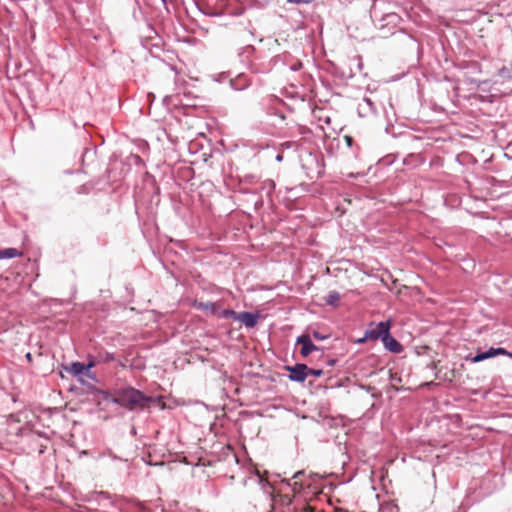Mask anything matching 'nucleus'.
<instances>
[{"label": "nucleus", "instance_id": "f257e3e1", "mask_svg": "<svg viewBox=\"0 0 512 512\" xmlns=\"http://www.w3.org/2000/svg\"><path fill=\"white\" fill-rule=\"evenodd\" d=\"M154 401L153 397L144 395L140 390L133 387L118 389L114 393L111 402L128 410L143 408L146 403Z\"/></svg>", "mask_w": 512, "mask_h": 512}, {"label": "nucleus", "instance_id": "f03ea898", "mask_svg": "<svg viewBox=\"0 0 512 512\" xmlns=\"http://www.w3.org/2000/svg\"><path fill=\"white\" fill-rule=\"evenodd\" d=\"M296 343L301 344L300 353L303 357H307L313 351L319 350V347L313 343L310 334H302L298 336Z\"/></svg>", "mask_w": 512, "mask_h": 512}, {"label": "nucleus", "instance_id": "7ed1b4c3", "mask_svg": "<svg viewBox=\"0 0 512 512\" xmlns=\"http://www.w3.org/2000/svg\"><path fill=\"white\" fill-rule=\"evenodd\" d=\"M287 370L290 372L289 379L294 382H304L308 376V367L305 364L288 366Z\"/></svg>", "mask_w": 512, "mask_h": 512}, {"label": "nucleus", "instance_id": "20e7f679", "mask_svg": "<svg viewBox=\"0 0 512 512\" xmlns=\"http://www.w3.org/2000/svg\"><path fill=\"white\" fill-rule=\"evenodd\" d=\"M259 319V315L253 312H238L236 321L244 324L247 328H253L256 326Z\"/></svg>", "mask_w": 512, "mask_h": 512}, {"label": "nucleus", "instance_id": "39448f33", "mask_svg": "<svg viewBox=\"0 0 512 512\" xmlns=\"http://www.w3.org/2000/svg\"><path fill=\"white\" fill-rule=\"evenodd\" d=\"M370 326L374 330L375 334H379L378 339H381V340H383V337L388 336V333L390 332V321L389 320L381 321L377 324L372 322L370 324Z\"/></svg>", "mask_w": 512, "mask_h": 512}, {"label": "nucleus", "instance_id": "423d86ee", "mask_svg": "<svg viewBox=\"0 0 512 512\" xmlns=\"http://www.w3.org/2000/svg\"><path fill=\"white\" fill-rule=\"evenodd\" d=\"M93 366H94L93 362H90L87 365H85L81 362H73L70 364L69 367H66V370L75 376H80V375L84 374L85 371L89 370Z\"/></svg>", "mask_w": 512, "mask_h": 512}, {"label": "nucleus", "instance_id": "0eeeda50", "mask_svg": "<svg viewBox=\"0 0 512 512\" xmlns=\"http://www.w3.org/2000/svg\"><path fill=\"white\" fill-rule=\"evenodd\" d=\"M386 349L393 353H399L402 350L401 344L388 333V336L383 337L382 340Z\"/></svg>", "mask_w": 512, "mask_h": 512}, {"label": "nucleus", "instance_id": "6e6552de", "mask_svg": "<svg viewBox=\"0 0 512 512\" xmlns=\"http://www.w3.org/2000/svg\"><path fill=\"white\" fill-rule=\"evenodd\" d=\"M359 114L361 116H365L368 112L375 113L376 107L374 103L369 98H364L361 103L358 105Z\"/></svg>", "mask_w": 512, "mask_h": 512}, {"label": "nucleus", "instance_id": "1a4fd4ad", "mask_svg": "<svg viewBox=\"0 0 512 512\" xmlns=\"http://www.w3.org/2000/svg\"><path fill=\"white\" fill-rule=\"evenodd\" d=\"M495 356L494 348L491 347L487 351L477 353L475 356L471 358V361L473 363H479L481 361H484L486 359L492 358Z\"/></svg>", "mask_w": 512, "mask_h": 512}, {"label": "nucleus", "instance_id": "9d476101", "mask_svg": "<svg viewBox=\"0 0 512 512\" xmlns=\"http://www.w3.org/2000/svg\"><path fill=\"white\" fill-rule=\"evenodd\" d=\"M195 306L202 311L209 312L210 314L218 313L217 304L214 302H199L196 303Z\"/></svg>", "mask_w": 512, "mask_h": 512}, {"label": "nucleus", "instance_id": "9b49d317", "mask_svg": "<svg viewBox=\"0 0 512 512\" xmlns=\"http://www.w3.org/2000/svg\"><path fill=\"white\" fill-rule=\"evenodd\" d=\"M21 253L16 248H7L0 250V260L1 259H12L20 256Z\"/></svg>", "mask_w": 512, "mask_h": 512}, {"label": "nucleus", "instance_id": "f8f14e48", "mask_svg": "<svg viewBox=\"0 0 512 512\" xmlns=\"http://www.w3.org/2000/svg\"><path fill=\"white\" fill-rule=\"evenodd\" d=\"M340 300V294L336 291H331L326 297V304L330 306H336Z\"/></svg>", "mask_w": 512, "mask_h": 512}, {"label": "nucleus", "instance_id": "ddd939ff", "mask_svg": "<svg viewBox=\"0 0 512 512\" xmlns=\"http://www.w3.org/2000/svg\"><path fill=\"white\" fill-rule=\"evenodd\" d=\"M274 189H275V183L273 180L267 179V180L263 181L261 190L266 192L267 196H270L271 193L274 191Z\"/></svg>", "mask_w": 512, "mask_h": 512}, {"label": "nucleus", "instance_id": "4468645a", "mask_svg": "<svg viewBox=\"0 0 512 512\" xmlns=\"http://www.w3.org/2000/svg\"><path fill=\"white\" fill-rule=\"evenodd\" d=\"M237 314H238V312H236L234 310H230V309H224L219 312V316L221 318H232L234 320L237 319Z\"/></svg>", "mask_w": 512, "mask_h": 512}, {"label": "nucleus", "instance_id": "2eb2a0df", "mask_svg": "<svg viewBox=\"0 0 512 512\" xmlns=\"http://www.w3.org/2000/svg\"><path fill=\"white\" fill-rule=\"evenodd\" d=\"M498 75L506 79H512V74L506 67L499 69Z\"/></svg>", "mask_w": 512, "mask_h": 512}, {"label": "nucleus", "instance_id": "dca6fc26", "mask_svg": "<svg viewBox=\"0 0 512 512\" xmlns=\"http://www.w3.org/2000/svg\"><path fill=\"white\" fill-rule=\"evenodd\" d=\"M311 337H313V338H314V339H316V340L322 341V340L327 339V338L329 337V335H327V334H322L321 332L314 330V331L312 332Z\"/></svg>", "mask_w": 512, "mask_h": 512}, {"label": "nucleus", "instance_id": "f3484780", "mask_svg": "<svg viewBox=\"0 0 512 512\" xmlns=\"http://www.w3.org/2000/svg\"><path fill=\"white\" fill-rule=\"evenodd\" d=\"M366 335V338L367 339H373V340H377L378 339V335L379 334H375L374 333V330L372 329V327L370 326L369 329H367L364 333Z\"/></svg>", "mask_w": 512, "mask_h": 512}, {"label": "nucleus", "instance_id": "a211bd4d", "mask_svg": "<svg viewBox=\"0 0 512 512\" xmlns=\"http://www.w3.org/2000/svg\"><path fill=\"white\" fill-rule=\"evenodd\" d=\"M322 374H323V371L321 369L308 368V375H312L314 377H320Z\"/></svg>", "mask_w": 512, "mask_h": 512}, {"label": "nucleus", "instance_id": "6ab92c4d", "mask_svg": "<svg viewBox=\"0 0 512 512\" xmlns=\"http://www.w3.org/2000/svg\"><path fill=\"white\" fill-rule=\"evenodd\" d=\"M495 356L497 355H508L512 357V354L507 352L504 348H494Z\"/></svg>", "mask_w": 512, "mask_h": 512}, {"label": "nucleus", "instance_id": "aec40b11", "mask_svg": "<svg viewBox=\"0 0 512 512\" xmlns=\"http://www.w3.org/2000/svg\"><path fill=\"white\" fill-rule=\"evenodd\" d=\"M103 360L106 361V362L113 361L114 360V355L112 353H110V352H105Z\"/></svg>", "mask_w": 512, "mask_h": 512}, {"label": "nucleus", "instance_id": "412c9836", "mask_svg": "<svg viewBox=\"0 0 512 512\" xmlns=\"http://www.w3.org/2000/svg\"><path fill=\"white\" fill-rule=\"evenodd\" d=\"M259 483H261V484H262L263 489H264L265 491H266V488H267V487H270V484H269L267 481H265L261 476H259Z\"/></svg>", "mask_w": 512, "mask_h": 512}, {"label": "nucleus", "instance_id": "4be33fe9", "mask_svg": "<svg viewBox=\"0 0 512 512\" xmlns=\"http://www.w3.org/2000/svg\"><path fill=\"white\" fill-rule=\"evenodd\" d=\"M287 2L291 3V4L308 3V1H305V0H287Z\"/></svg>", "mask_w": 512, "mask_h": 512}, {"label": "nucleus", "instance_id": "5701e85b", "mask_svg": "<svg viewBox=\"0 0 512 512\" xmlns=\"http://www.w3.org/2000/svg\"><path fill=\"white\" fill-rule=\"evenodd\" d=\"M367 340H368V339L366 338V335L364 334V336H363V337H361V338H359V339L355 340V343H356V344H362V343L366 342Z\"/></svg>", "mask_w": 512, "mask_h": 512}, {"label": "nucleus", "instance_id": "b1692460", "mask_svg": "<svg viewBox=\"0 0 512 512\" xmlns=\"http://www.w3.org/2000/svg\"><path fill=\"white\" fill-rule=\"evenodd\" d=\"M345 141L347 143L348 146H351L352 145V137L351 136H345Z\"/></svg>", "mask_w": 512, "mask_h": 512}, {"label": "nucleus", "instance_id": "393cba45", "mask_svg": "<svg viewBox=\"0 0 512 512\" xmlns=\"http://www.w3.org/2000/svg\"><path fill=\"white\" fill-rule=\"evenodd\" d=\"M302 512H314V510L310 506H307L302 510Z\"/></svg>", "mask_w": 512, "mask_h": 512}, {"label": "nucleus", "instance_id": "a878e982", "mask_svg": "<svg viewBox=\"0 0 512 512\" xmlns=\"http://www.w3.org/2000/svg\"><path fill=\"white\" fill-rule=\"evenodd\" d=\"M25 357H26V359H27L29 362H31V361H32V355H31V353H30V352L26 353Z\"/></svg>", "mask_w": 512, "mask_h": 512}, {"label": "nucleus", "instance_id": "bb28decb", "mask_svg": "<svg viewBox=\"0 0 512 512\" xmlns=\"http://www.w3.org/2000/svg\"><path fill=\"white\" fill-rule=\"evenodd\" d=\"M282 159H283V156H282V155L278 154V155L276 156V160H277L278 162H281V161H282Z\"/></svg>", "mask_w": 512, "mask_h": 512}, {"label": "nucleus", "instance_id": "cd10ccee", "mask_svg": "<svg viewBox=\"0 0 512 512\" xmlns=\"http://www.w3.org/2000/svg\"><path fill=\"white\" fill-rule=\"evenodd\" d=\"M300 474H302V472H297V473H295V474H294V476H293V477H294V478H297Z\"/></svg>", "mask_w": 512, "mask_h": 512}, {"label": "nucleus", "instance_id": "c85d7f7f", "mask_svg": "<svg viewBox=\"0 0 512 512\" xmlns=\"http://www.w3.org/2000/svg\"><path fill=\"white\" fill-rule=\"evenodd\" d=\"M161 2H162L163 4H165V3H166V0H161Z\"/></svg>", "mask_w": 512, "mask_h": 512}]
</instances>
